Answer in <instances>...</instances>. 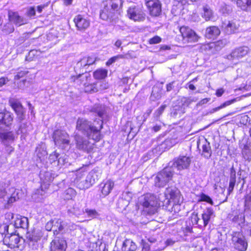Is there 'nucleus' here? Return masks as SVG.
Segmentation results:
<instances>
[{
    "label": "nucleus",
    "instance_id": "obj_1",
    "mask_svg": "<svg viewBox=\"0 0 251 251\" xmlns=\"http://www.w3.org/2000/svg\"><path fill=\"white\" fill-rule=\"evenodd\" d=\"M102 120L100 118L96 119L93 124L85 119L78 118L76 128L88 138L99 141L101 138L100 130L102 128Z\"/></svg>",
    "mask_w": 251,
    "mask_h": 251
},
{
    "label": "nucleus",
    "instance_id": "obj_2",
    "mask_svg": "<svg viewBox=\"0 0 251 251\" xmlns=\"http://www.w3.org/2000/svg\"><path fill=\"white\" fill-rule=\"evenodd\" d=\"M174 171L171 167H167L158 173L154 178L155 186L163 187L172 179Z\"/></svg>",
    "mask_w": 251,
    "mask_h": 251
},
{
    "label": "nucleus",
    "instance_id": "obj_3",
    "mask_svg": "<svg viewBox=\"0 0 251 251\" xmlns=\"http://www.w3.org/2000/svg\"><path fill=\"white\" fill-rule=\"evenodd\" d=\"M43 231L39 228H34L26 233V239L28 246L32 250H37L39 248V241L43 236Z\"/></svg>",
    "mask_w": 251,
    "mask_h": 251
},
{
    "label": "nucleus",
    "instance_id": "obj_4",
    "mask_svg": "<svg viewBox=\"0 0 251 251\" xmlns=\"http://www.w3.org/2000/svg\"><path fill=\"white\" fill-rule=\"evenodd\" d=\"M157 199L154 195H146L142 202L144 212L149 215L154 214L157 210Z\"/></svg>",
    "mask_w": 251,
    "mask_h": 251
},
{
    "label": "nucleus",
    "instance_id": "obj_5",
    "mask_svg": "<svg viewBox=\"0 0 251 251\" xmlns=\"http://www.w3.org/2000/svg\"><path fill=\"white\" fill-rule=\"evenodd\" d=\"M231 236V243L234 248L238 251H245L248 247V243L243 233L233 231Z\"/></svg>",
    "mask_w": 251,
    "mask_h": 251
},
{
    "label": "nucleus",
    "instance_id": "obj_6",
    "mask_svg": "<svg viewBox=\"0 0 251 251\" xmlns=\"http://www.w3.org/2000/svg\"><path fill=\"white\" fill-rule=\"evenodd\" d=\"M127 16L129 19L135 22H142L145 20L146 14L141 6L133 5L127 10Z\"/></svg>",
    "mask_w": 251,
    "mask_h": 251
},
{
    "label": "nucleus",
    "instance_id": "obj_7",
    "mask_svg": "<svg viewBox=\"0 0 251 251\" xmlns=\"http://www.w3.org/2000/svg\"><path fill=\"white\" fill-rule=\"evenodd\" d=\"M53 139L55 144L60 148H65L70 143L69 136L68 133L62 130L57 129L54 131Z\"/></svg>",
    "mask_w": 251,
    "mask_h": 251
},
{
    "label": "nucleus",
    "instance_id": "obj_8",
    "mask_svg": "<svg viewBox=\"0 0 251 251\" xmlns=\"http://www.w3.org/2000/svg\"><path fill=\"white\" fill-rule=\"evenodd\" d=\"M166 199L164 204L171 205L172 202H180V194L179 190L176 187L167 188L165 192Z\"/></svg>",
    "mask_w": 251,
    "mask_h": 251
},
{
    "label": "nucleus",
    "instance_id": "obj_9",
    "mask_svg": "<svg viewBox=\"0 0 251 251\" xmlns=\"http://www.w3.org/2000/svg\"><path fill=\"white\" fill-rule=\"evenodd\" d=\"M191 162V158L186 155H180L175 159L172 166V167L176 168L177 170H182L189 168Z\"/></svg>",
    "mask_w": 251,
    "mask_h": 251
},
{
    "label": "nucleus",
    "instance_id": "obj_10",
    "mask_svg": "<svg viewBox=\"0 0 251 251\" xmlns=\"http://www.w3.org/2000/svg\"><path fill=\"white\" fill-rule=\"evenodd\" d=\"M3 241L5 244L12 249L19 248L24 242L22 237H20L16 234H11L8 236H5Z\"/></svg>",
    "mask_w": 251,
    "mask_h": 251
},
{
    "label": "nucleus",
    "instance_id": "obj_11",
    "mask_svg": "<svg viewBox=\"0 0 251 251\" xmlns=\"http://www.w3.org/2000/svg\"><path fill=\"white\" fill-rule=\"evenodd\" d=\"M146 4L151 16H158L161 12V4L159 0H145Z\"/></svg>",
    "mask_w": 251,
    "mask_h": 251
},
{
    "label": "nucleus",
    "instance_id": "obj_12",
    "mask_svg": "<svg viewBox=\"0 0 251 251\" xmlns=\"http://www.w3.org/2000/svg\"><path fill=\"white\" fill-rule=\"evenodd\" d=\"M179 30L183 40L189 42H195L198 40L199 36L191 28L186 26H182L180 28Z\"/></svg>",
    "mask_w": 251,
    "mask_h": 251
},
{
    "label": "nucleus",
    "instance_id": "obj_13",
    "mask_svg": "<svg viewBox=\"0 0 251 251\" xmlns=\"http://www.w3.org/2000/svg\"><path fill=\"white\" fill-rule=\"evenodd\" d=\"M214 216V212L212 208L207 207L204 209L200 215V228L205 227L209 223L211 218Z\"/></svg>",
    "mask_w": 251,
    "mask_h": 251
},
{
    "label": "nucleus",
    "instance_id": "obj_14",
    "mask_svg": "<svg viewBox=\"0 0 251 251\" xmlns=\"http://www.w3.org/2000/svg\"><path fill=\"white\" fill-rule=\"evenodd\" d=\"M249 48L247 46L237 48L227 56V58L228 59H234L243 58L249 52Z\"/></svg>",
    "mask_w": 251,
    "mask_h": 251
},
{
    "label": "nucleus",
    "instance_id": "obj_15",
    "mask_svg": "<svg viewBox=\"0 0 251 251\" xmlns=\"http://www.w3.org/2000/svg\"><path fill=\"white\" fill-rule=\"evenodd\" d=\"M13 121V115L5 109H0V125H4L9 127L12 125Z\"/></svg>",
    "mask_w": 251,
    "mask_h": 251
},
{
    "label": "nucleus",
    "instance_id": "obj_16",
    "mask_svg": "<svg viewBox=\"0 0 251 251\" xmlns=\"http://www.w3.org/2000/svg\"><path fill=\"white\" fill-rule=\"evenodd\" d=\"M16 136L12 131H5L0 127V140L5 146L12 144Z\"/></svg>",
    "mask_w": 251,
    "mask_h": 251
},
{
    "label": "nucleus",
    "instance_id": "obj_17",
    "mask_svg": "<svg viewBox=\"0 0 251 251\" xmlns=\"http://www.w3.org/2000/svg\"><path fill=\"white\" fill-rule=\"evenodd\" d=\"M74 21L76 27L79 30H84L90 25V21L81 15L76 16L74 19Z\"/></svg>",
    "mask_w": 251,
    "mask_h": 251
},
{
    "label": "nucleus",
    "instance_id": "obj_18",
    "mask_svg": "<svg viewBox=\"0 0 251 251\" xmlns=\"http://www.w3.org/2000/svg\"><path fill=\"white\" fill-rule=\"evenodd\" d=\"M78 73V75L71 77L70 81L75 83L77 85H83L85 86L88 82V79L90 78V75L88 74H84V72Z\"/></svg>",
    "mask_w": 251,
    "mask_h": 251
},
{
    "label": "nucleus",
    "instance_id": "obj_19",
    "mask_svg": "<svg viewBox=\"0 0 251 251\" xmlns=\"http://www.w3.org/2000/svg\"><path fill=\"white\" fill-rule=\"evenodd\" d=\"M75 140L76 147L79 150L88 151L92 149V145L90 142L78 135L75 136Z\"/></svg>",
    "mask_w": 251,
    "mask_h": 251
},
{
    "label": "nucleus",
    "instance_id": "obj_20",
    "mask_svg": "<svg viewBox=\"0 0 251 251\" xmlns=\"http://www.w3.org/2000/svg\"><path fill=\"white\" fill-rule=\"evenodd\" d=\"M117 14L113 9H111V7L107 5L103 7L100 13V17L103 20L112 21L115 18Z\"/></svg>",
    "mask_w": 251,
    "mask_h": 251
},
{
    "label": "nucleus",
    "instance_id": "obj_21",
    "mask_svg": "<svg viewBox=\"0 0 251 251\" xmlns=\"http://www.w3.org/2000/svg\"><path fill=\"white\" fill-rule=\"evenodd\" d=\"M55 177V174L47 171L44 174H40V178L42 181L41 187L46 189L48 188L50 183L52 182Z\"/></svg>",
    "mask_w": 251,
    "mask_h": 251
},
{
    "label": "nucleus",
    "instance_id": "obj_22",
    "mask_svg": "<svg viewBox=\"0 0 251 251\" xmlns=\"http://www.w3.org/2000/svg\"><path fill=\"white\" fill-rule=\"evenodd\" d=\"M221 31L217 26H210L206 28L204 36L209 39H215L220 34Z\"/></svg>",
    "mask_w": 251,
    "mask_h": 251
},
{
    "label": "nucleus",
    "instance_id": "obj_23",
    "mask_svg": "<svg viewBox=\"0 0 251 251\" xmlns=\"http://www.w3.org/2000/svg\"><path fill=\"white\" fill-rule=\"evenodd\" d=\"M60 219L53 220L48 222L46 225V229L48 231L53 230L54 231H61L63 228V225Z\"/></svg>",
    "mask_w": 251,
    "mask_h": 251
},
{
    "label": "nucleus",
    "instance_id": "obj_24",
    "mask_svg": "<svg viewBox=\"0 0 251 251\" xmlns=\"http://www.w3.org/2000/svg\"><path fill=\"white\" fill-rule=\"evenodd\" d=\"M66 242L63 239L54 240L50 243V251H65Z\"/></svg>",
    "mask_w": 251,
    "mask_h": 251
},
{
    "label": "nucleus",
    "instance_id": "obj_25",
    "mask_svg": "<svg viewBox=\"0 0 251 251\" xmlns=\"http://www.w3.org/2000/svg\"><path fill=\"white\" fill-rule=\"evenodd\" d=\"M22 192L19 189L12 187L9 189L8 196H7V203L11 204L19 199Z\"/></svg>",
    "mask_w": 251,
    "mask_h": 251
},
{
    "label": "nucleus",
    "instance_id": "obj_26",
    "mask_svg": "<svg viewBox=\"0 0 251 251\" xmlns=\"http://www.w3.org/2000/svg\"><path fill=\"white\" fill-rule=\"evenodd\" d=\"M8 18L11 22L18 26H20L26 23L25 19L18 15V13L11 11L8 12Z\"/></svg>",
    "mask_w": 251,
    "mask_h": 251
},
{
    "label": "nucleus",
    "instance_id": "obj_27",
    "mask_svg": "<svg viewBox=\"0 0 251 251\" xmlns=\"http://www.w3.org/2000/svg\"><path fill=\"white\" fill-rule=\"evenodd\" d=\"M114 185V182L110 180H107L105 182L101 183L100 184V189L103 197H105L109 195Z\"/></svg>",
    "mask_w": 251,
    "mask_h": 251
},
{
    "label": "nucleus",
    "instance_id": "obj_28",
    "mask_svg": "<svg viewBox=\"0 0 251 251\" xmlns=\"http://www.w3.org/2000/svg\"><path fill=\"white\" fill-rule=\"evenodd\" d=\"M188 0H174L172 13L176 15L179 11L183 9L184 5L188 3Z\"/></svg>",
    "mask_w": 251,
    "mask_h": 251
},
{
    "label": "nucleus",
    "instance_id": "obj_29",
    "mask_svg": "<svg viewBox=\"0 0 251 251\" xmlns=\"http://www.w3.org/2000/svg\"><path fill=\"white\" fill-rule=\"evenodd\" d=\"M68 213L70 215L78 217L84 213V210L82 208L80 203H75L72 207L68 209Z\"/></svg>",
    "mask_w": 251,
    "mask_h": 251
},
{
    "label": "nucleus",
    "instance_id": "obj_30",
    "mask_svg": "<svg viewBox=\"0 0 251 251\" xmlns=\"http://www.w3.org/2000/svg\"><path fill=\"white\" fill-rule=\"evenodd\" d=\"M137 246L136 244L131 239H126L123 242L122 251H136Z\"/></svg>",
    "mask_w": 251,
    "mask_h": 251
},
{
    "label": "nucleus",
    "instance_id": "obj_31",
    "mask_svg": "<svg viewBox=\"0 0 251 251\" xmlns=\"http://www.w3.org/2000/svg\"><path fill=\"white\" fill-rule=\"evenodd\" d=\"M88 67L87 62L85 57L78 61L75 67V71L76 74L77 73L86 72V67Z\"/></svg>",
    "mask_w": 251,
    "mask_h": 251
},
{
    "label": "nucleus",
    "instance_id": "obj_32",
    "mask_svg": "<svg viewBox=\"0 0 251 251\" xmlns=\"http://www.w3.org/2000/svg\"><path fill=\"white\" fill-rule=\"evenodd\" d=\"M203 12L202 14V17L205 20V21H211L214 19V17L213 10L208 5H205L203 6Z\"/></svg>",
    "mask_w": 251,
    "mask_h": 251
},
{
    "label": "nucleus",
    "instance_id": "obj_33",
    "mask_svg": "<svg viewBox=\"0 0 251 251\" xmlns=\"http://www.w3.org/2000/svg\"><path fill=\"white\" fill-rule=\"evenodd\" d=\"M129 204V201L123 198L118 199L117 202V207L118 210L121 212H124L126 210V208Z\"/></svg>",
    "mask_w": 251,
    "mask_h": 251
},
{
    "label": "nucleus",
    "instance_id": "obj_34",
    "mask_svg": "<svg viewBox=\"0 0 251 251\" xmlns=\"http://www.w3.org/2000/svg\"><path fill=\"white\" fill-rule=\"evenodd\" d=\"M177 143V140L175 138L166 139L160 145V148L163 150H168Z\"/></svg>",
    "mask_w": 251,
    "mask_h": 251
},
{
    "label": "nucleus",
    "instance_id": "obj_35",
    "mask_svg": "<svg viewBox=\"0 0 251 251\" xmlns=\"http://www.w3.org/2000/svg\"><path fill=\"white\" fill-rule=\"evenodd\" d=\"M15 226L17 228H27L28 227V220L26 217L17 218L15 222Z\"/></svg>",
    "mask_w": 251,
    "mask_h": 251
},
{
    "label": "nucleus",
    "instance_id": "obj_36",
    "mask_svg": "<svg viewBox=\"0 0 251 251\" xmlns=\"http://www.w3.org/2000/svg\"><path fill=\"white\" fill-rule=\"evenodd\" d=\"M9 103L15 113L24 110L21 102L17 99L12 98L9 100Z\"/></svg>",
    "mask_w": 251,
    "mask_h": 251
},
{
    "label": "nucleus",
    "instance_id": "obj_37",
    "mask_svg": "<svg viewBox=\"0 0 251 251\" xmlns=\"http://www.w3.org/2000/svg\"><path fill=\"white\" fill-rule=\"evenodd\" d=\"M239 28V25L233 22H229L225 27V32L227 34H231L236 31Z\"/></svg>",
    "mask_w": 251,
    "mask_h": 251
},
{
    "label": "nucleus",
    "instance_id": "obj_38",
    "mask_svg": "<svg viewBox=\"0 0 251 251\" xmlns=\"http://www.w3.org/2000/svg\"><path fill=\"white\" fill-rule=\"evenodd\" d=\"M98 180L97 173L94 171L90 172L86 176V181L88 183L87 187H89L95 183Z\"/></svg>",
    "mask_w": 251,
    "mask_h": 251
},
{
    "label": "nucleus",
    "instance_id": "obj_39",
    "mask_svg": "<svg viewBox=\"0 0 251 251\" xmlns=\"http://www.w3.org/2000/svg\"><path fill=\"white\" fill-rule=\"evenodd\" d=\"M202 149V155L206 158H209L211 155L212 151L210 143L206 140H205L204 144H203Z\"/></svg>",
    "mask_w": 251,
    "mask_h": 251
},
{
    "label": "nucleus",
    "instance_id": "obj_40",
    "mask_svg": "<svg viewBox=\"0 0 251 251\" xmlns=\"http://www.w3.org/2000/svg\"><path fill=\"white\" fill-rule=\"evenodd\" d=\"M107 75V71L105 69H100L96 70L93 73L95 79H101L104 78Z\"/></svg>",
    "mask_w": 251,
    "mask_h": 251
},
{
    "label": "nucleus",
    "instance_id": "obj_41",
    "mask_svg": "<svg viewBox=\"0 0 251 251\" xmlns=\"http://www.w3.org/2000/svg\"><path fill=\"white\" fill-rule=\"evenodd\" d=\"M76 195V191L73 188H69L66 189L63 194V197L65 200H72Z\"/></svg>",
    "mask_w": 251,
    "mask_h": 251
},
{
    "label": "nucleus",
    "instance_id": "obj_42",
    "mask_svg": "<svg viewBox=\"0 0 251 251\" xmlns=\"http://www.w3.org/2000/svg\"><path fill=\"white\" fill-rule=\"evenodd\" d=\"M171 212H174V213H177L180 211V202H172L171 205L164 204Z\"/></svg>",
    "mask_w": 251,
    "mask_h": 251
},
{
    "label": "nucleus",
    "instance_id": "obj_43",
    "mask_svg": "<svg viewBox=\"0 0 251 251\" xmlns=\"http://www.w3.org/2000/svg\"><path fill=\"white\" fill-rule=\"evenodd\" d=\"M93 111L96 113L100 118H103L105 114V107L101 105H97L93 108Z\"/></svg>",
    "mask_w": 251,
    "mask_h": 251
},
{
    "label": "nucleus",
    "instance_id": "obj_44",
    "mask_svg": "<svg viewBox=\"0 0 251 251\" xmlns=\"http://www.w3.org/2000/svg\"><path fill=\"white\" fill-rule=\"evenodd\" d=\"M189 219L192 223V225H197L200 228V221L201 217L200 216L198 215V213L193 212L191 214Z\"/></svg>",
    "mask_w": 251,
    "mask_h": 251
},
{
    "label": "nucleus",
    "instance_id": "obj_45",
    "mask_svg": "<svg viewBox=\"0 0 251 251\" xmlns=\"http://www.w3.org/2000/svg\"><path fill=\"white\" fill-rule=\"evenodd\" d=\"M251 211V191L245 196V211Z\"/></svg>",
    "mask_w": 251,
    "mask_h": 251
},
{
    "label": "nucleus",
    "instance_id": "obj_46",
    "mask_svg": "<svg viewBox=\"0 0 251 251\" xmlns=\"http://www.w3.org/2000/svg\"><path fill=\"white\" fill-rule=\"evenodd\" d=\"M98 83L91 84L85 86V91L86 93H94L98 92Z\"/></svg>",
    "mask_w": 251,
    "mask_h": 251
},
{
    "label": "nucleus",
    "instance_id": "obj_47",
    "mask_svg": "<svg viewBox=\"0 0 251 251\" xmlns=\"http://www.w3.org/2000/svg\"><path fill=\"white\" fill-rule=\"evenodd\" d=\"M84 213H86L87 217L90 218H95L99 215V213L94 209L85 208Z\"/></svg>",
    "mask_w": 251,
    "mask_h": 251
},
{
    "label": "nucleus",
    "instance_id": "obj_48",
    "mask_svg": "<svg viewBox=\"0 0 251 251\" xmlns=\"http://www.w3.org/2000/svg\"><path fill=\"white\" fill-rule=\"evenodd\" d=\"M234 101H235L234 99L226 101L224 103H223V104L220 105L219 106L215 107V108L211 109L210 111V113H214V112L220 110L221 109H222L223 108L226 107L227 106L230 105L231 104L233 103Z\"/></svg>",
    "mask_w": 251,
    "mask_h": 251
},
{
    "label": "nucleus",
    "instance_id": "obj_49",
    "mask_svg": "<svg viewBox=\"0 0 251 251\" xmlns=\"http://www.w3.org/2000/svg\"><path fill=\"white\" fill-rule=\"evenodd\" d=\"M28 125L27 123H21L19 126V129L17 131V134L20 133L23 135L26 134L28 131Z\"/></svg>",
    "mask_w": 251,
    "mask_h": 251
},
{
    "label": "nucleus",
    "instance_id": "obj_50",
    "mask_svg": "<svg viewBox=\"0 0 251 251\" xmlns=\"http://www.w3.org/2000/svg\"><path fill=\"white\" fill-rule=\"evenodd\" d=\"M68 157L66 154H59L58 158V165L60 166L67 165L68 163Z\"/></svg>",
    "mask_w": 251,
    "mask_h": 251
},
{
    "label": "nucleus",
    "instance_id": "obj_51",
    "mask_svg": "<svg viewBox=\"0 0 251 251\" xmlns=\"http://www.w3.org/2000/svg\"><path fill=\"white\" fill-rule=\"evenodd\" d=\"M236 1L238 6L245 7L246 6H251V0H232Z\"/></svg>",
    "mask_w": 251,
    "mask_h": 251
},
{
    "label": "nucleus",
    "instance_id": "obj_52",
    "mask_svg": "<svg viewBox=\"0 0 251 251\" xmlns=\"http://www.w3.org/2000/svg\"><path fill=\"white\" fill-rule=\"evenodd\" d=\"M8 196V193L7 192L6 189V184H0V199H4L6 197L7 199V196Z\"/></svg>",
    "mask_w": 251,
    "mask_h": 251
},
{
    "label": "nucleus",
    "instance_id": "obj_53",
    "mask_svg": "<svg viewBox=\"0 0 251 251\" xmlns=\"http://www.w3.org/2000/svg\"><path fill=\"white\" fill-rule=\"evenodd\" d=\"M227 42L226 39H223L217 41L215 43H213L212 45L209 46V47L212 48L213 46H214L217 49H220L222 48H223L226 44Z\"/></svg>",
    "mask_w": 251,
    "mask_h": 251
},
{
    "label": "nucleus",
    "instance_id": "obj_54",
    "mask_svg": "<svg viewBox=\"0 0 251 251\" xmlns=\"http://www.w3.org/2000/svg\"><path fill=\"white\" fill-rule=\"evenodd\" d=\"M200 200L199 201H205L212 205L213 204V202L212 199L208 196L205 195L204 193H201L200 196Z\"/></svg>",
    "mask_w": 251,
    "mask_h": 251
},
{
    "label": "nucleus",
    "instance_id": "obj_55",
    "mask_svg": "<svg viewBox=\"0 0 251 251\" xmlns=\"http://www.w3.org/2000/svg\"><path fill=\"white\" fill-rule=\"evenodd\" d=\"M14 28L11 24H7L4 25L3 28V31L6 34H9L14 31Z\"/></svg>",
    "mask_w": 251,
    "mask_h": 251
},
{
    "label": "nucleus",
    "instance_id": "obj_56",
    "mask_svg": "<svg viewBox=\"0 0 251 251\" xmlns=\"http://www.w3.org/2000/svg\"><path fill=\"white\" fill-rule=\"evenodd\" d=\"M109 84L105 81H100L98 84V92L106 90L109 88Z\"/></svg>",
    "mask_w": 251,
    "mask_h": 251
},
{
    "label": "nucleus",
    "instance_id": "obj_57",
    "mask_svg": "<svg viewBox=\"0 0 251 251\" xmlns=\"http://www.w3.org/2000/svg\"><path fill=\"white\" fill-rule=\"evenodd\" d=\"M17 114V120L19 123H23L22 122L25 119V114L24 110L16 112Z\"/></svg>",
    "mask_w": 251,
    "mask_h": 251
},
{
    "label": "nucleus",
    "instance_id": "obj_58",
    "mask_svg": "<svg viewBox=\"0 0 251 251\" xmlns=\"http://www.w3.org/2000/svg\"><path fill=\"white\" fill-rule=\"evenodd\" d=\"M166 107V105L164 104L162 105L160 107H159L155 112L154 115L156 118H159L160 115H162L163 112H164L165 109Z\"/></svg>",
    "mask_w": 251,
    "mask_h": 251
},
{
    "label": "nucleus",
    "instance_id": "obj_59",
    "mask_svg": "<svg viewBox=\"0 0 251 251\" xmlns=\"http://www.w3.org/2000/svg\"><path fill=\"white\" fill-rule=\"evenodd\" d=\"M236 182V178L230 177L229 187L228 188V194H230L233 191Z\"/></svg>",
    "mask_w": 251,
    "mask_h": 251
},
{
    "label": "nucleus",
    "instance_id": "obj_60",
    "mask_svg": "<svg viewBox=\"0 0 251 251\" xmlns=\"http://www.w3.org/2000/svg\"><path fill=\"white\" fill-rule=\"evenodd\" d=\"M161 41V38L159 36H155L149 40V43L150 44H155L159 43Z\"/></svg>",
    "mask_w": 251,
    "mask_h": 251
},
{
    "label": "nucleus",
    "instance_id": "obj_61",
    "mask_svg": "<svg viewBox=\"0 0 251 251\" xmlns=\"http://www.w3.org/2000/svg\"><path fill=\"white\" fill-rule=\"evenodd\" d=\"M59 154L55 151L53 153L50 155L49 160L51 163L55 162V161H58V158H59Z\"/></svg>",
    "mask_w": 251,
    "mask_h": 251
},
{
    "label": "nucleus",
    "instance_id": "obj_62",
    "mask_svg": "<svg viewBox=\"0 0 251 251\" xmlns=\"http://www.w3.org/2000/svg\"><path fill=\"white\" fill-rule=\"evenodd\" d=\"M26 14L29 17H33L35 15V9L33 7H30L27 11Z\"/></svg>",
    "mask_w": 251,
    "mask_h": 251
},
{
    "label": "nucleus",
    "instance_id": "obj_63",
    "mask_svg": "<svg viewBox=\"0 0 251 251\" xmlns=\"http://www.w3.org/2000/svg\"><path fill=\"white\" fill-rule=\"evenodd\" d=\"M143 251H153L151 249V247L148 243L144 242L143 240L142 241Z\"/></svg>",
    "mask_w": 251,
    "mask_h": 251
},
{
    "label": "nucleus",
    "instance_id": "obj_64",
    "mask_svg": "<svg viewBox=\"0 0 251 251\" xmlns=\"http://www.w3.org/2000/svg\"><path fill=\"white\" fill-rule=\"evenodd\" d=\"M26 72L21 71L18 72L17 74L15 75L14 79L16 80H18L20 78H22L24 76H25L26 74Z\"/></svg>",
    "mask_w": 251,
    "mask_h": 251
}]
</instances>
